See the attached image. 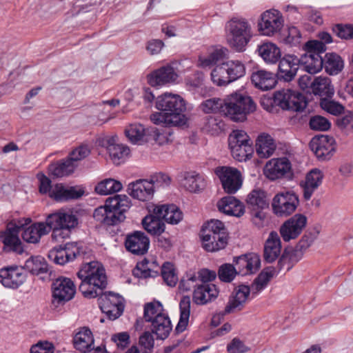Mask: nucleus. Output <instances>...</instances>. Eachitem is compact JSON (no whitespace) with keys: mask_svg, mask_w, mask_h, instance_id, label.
<instances>
[{"mask_svg":"<svg viewBox=\"0 0 353 353\" xmlns=\"http://www.w3.org/2000/svg\"><path fill=\"white\" fill-rule=\"evenodd\" d=\"M77 276L81 281L79 291L88 299L99 296L108 285L105 268L99 261L83 264L77 272Z\"/></svg>","mask_w":353,"mask_h":353,"instance_id":"nucleus-1","label":"nucleus"},{"mask_svg":"<svg viewBox=\"0 0 353 353\" xmlns=\"http://www.w3.org/2000/svg\"><path fill=\"white\" fill-rule=\"evenodd\" d=\"M131 201L125 194H116L108 197L103 205L97 208L93 213L94 219L104 226H115L126 219L125 213L130 210Z\"/></svg>","mask_w":353,"mask_h":353,"instance_id":"nucleus-2","label":"nucleus"},{"mask_svg":"<svg viewBox=\"0 0 353 353\" xmlns=\"http://www.w3.org/2000/svg\"><path fill=\"white\" fill-rule=\"evenodd\" d=\"M143 318L151 323V331L157 339L165 340L170 335L172 325L170 317L159 301L147 303L144 305Z\"/></svg>","mask_w":353,"mask_h":353,"instance_id":"nucleus-3","label":"nucleus"},{"mask_svg":"<svg viewBox=\"0 0 353 353\" xmlns=\"http://www.w3.org/2000/svg\"><path fill=\"white\" fill-rule=\"evenodd\" d=\"M46 221L50 231H52V239L56 242L68 239L72 231L79 225L77 216L71 211L63 210L48 214Z\"/></svg>","mask_w":353,"mask_h":353,"instance_id":"nucleus-4","label":"nucleus"},{"mask_svg":"<svg viewBox=\"0 0 353 353\" xmlns=\"http://www.w3.org/2000/svg\"><path fill=\"white\" fill-rule=\"evenodd\" d=\"M255 109L256 105L250 97L234 93L224 100L222 113L234 121H243L247 114Z\"/></svg>","mask_w":353,"mask_h":353,"instance_id":"nucleus-5","label":"nucleus"},{"mask_svg":"<svg viewBox=\"0 0 353 353\" xmlns=\"http://www.w3.org/2000/svg\"><path fill=\"white\" fill-rule=\"evenodd\" d=\"M228 41L232 48L243 52L252 37V27L244 19L234 18L227 23Z\"/></svg>","mask_w":353,"mask_h":353,"instance_id":"nucleus-6","label":"nucleus"},{"mask_svg":"<svg viewBox=\"0 0 353 353\" xmlns=\"http://www.w3.org/2000/svg\"><path fill=\"white\" fill-rule=\"evenodd\" d=\"M156 108L160 111H166L180 125L186 124L188 118L184 99L179 94L165 92L157 99Z\"/></svg>","mask_w":353,"mask_h":353,"instance_id":"nucleus-7","label":"nucleus"},{"mask_svg":"<svg viewBox=\"0 0 353 353\" xmlns=\"http://www.w3.org/2000/svg\"><path fill=\"white\" fill-rule=\"evenodd\" d=\"M228 145L233 158L240 162L250 159L254 152L252 141L243 130H233L228 137Z\"/></svg>","mask_w":353,"mask_h":353,"instance_id":"nucleus-8","label":"nucleus"},{"mask_svg":"<svg viewBox=\"0 0 353 353\" xmlns=\"http://www.w3.org/2000/svg\"><path fill=\"white\" fill-rule=\"evenodd\" d=\"M306 53L299 59L305 70L310 74H316L323 67V59L321 56L326 50V46L317 40L309 41L305 44Z\"/></svg>","mask_w":353,"mask_h":353,"instance_id":"nucleus-9","label":"nucleus"},{"mask_svg":"<svg viewBox=\"0 0 353 353\" xmlns=\"http://www.w3.org/2000/svg\"><path fill=\"white\" fill-rule=\"evenodd\" d=\"M273 103L283 110L301 112L307 105L305 97L290 89H283L274 94Z\"/></svg>","mask_w":353,"mask_h":353,"instance_id":"nucleus-10","label":"nucleus"},{"mask_svg":"<svg viewBox=\"0 0 353 353\" xmlns=\"http://www.w3.org/2000/svg\"><path fill=\"white\" fill-rule=\"evenodd\" d=\"M25 223L19 220L17 223L10 222L5 231L0 233V238L3 243L6 252H14L21 254L23 252L21 241L19 237L20 229L31 222L30 219H26Z\"/></svg>","mask_w":353,"mask_h":353,"instance_id":"nucleus-11","label":"nucleus"},{"mask_svg":"<svg viewBox=\"0 0 353 353\" xmlns=\"http://www.w3.org/2000/svg\"><path fill=\"white\" fill-rule=\"evenodd\" d=\"M99 296V307L110 320L114 321L122 315L124 299L121 296L112 292H101Z\"/></svg>","mask_w":353,"mask_h":353,"instance_id":"nucleus-12","label":"nucleus"},{"mask_svg":"<svg viewBox=\"0 0 353 353\" xmlns=\"http://www.w3.org/2000/svg\"><path fill=\"white\" fill-rule=\"evenodd\" d=\"M263 172L265 176L271 181L280 179L292 180L294 177L292 163L287 157L272 159L268 161Z\"/></svg>","mask_w":353,"mask_h":353,"instance_id":"nucleus-13","label":"nucleus"},{"mask_svg":"<svg viewBox=\"0 0 353 353\" xmlns=\"http://www.w3.org/2000/svg\"><path fill=\"white\" fill-rule=\"evenodd\" d=\"M298 196L292 191L282 192L276 194L272 202V210L279 217L291 215L299 205Z\"/></svg>","mask_w":353,"mask_h":353,"instance_id":"nucleus-14","label":"nucleus"},{"mask_svg":"<svg viewBox=\"0 0 353 353\" xmlns=\"http://www.w3.org/2000/svg\"><path fill=\"white\" fill-rule=\"evenodd\" d=\"M284 19L277 10L270 9L263 12L259 22V30L263 35L271 37L279 33L283 28Z\"/></svg>","mask_w":353,"mask_h":353,"instance_id":"nucleus-15","label":"nucleus"},{"mask_svg":"<svg viewBox=\"0 0 353 353\" xmlns=\"http://www.w3.org/2000/svg\"><path fill=\"white\" fill-rule=\"evenodd\" d=\"M26 270L21 266L7 265L0 269V283L5 288L17 289L26 280Z\"/></svg>","mask_w":353,"mask_h":353,"instance_id":"nucleus-16","label":"nucleus"},{"mask_svg":"<svg viewBox=\"0 0 353 353\" xmlns=\"http://www.w3.org/2000/svg\"><path fill=\"white\" fill-rule=\"evenodd\" d=\"M81 253V248L79 244L77 242H70L52 248L49 252L48 257L55 263L63 265L74 260Z\"/></svg>","mask_w":353,"mask_h":353,"instance_id":"nucleus-17","label":"nucleus"},{"mask_svg":"<svg viewBox=\"0 0 353 353\" xmlns=\"http://www.w3.org/2000/svg\"><path fill=\"white\" fill-rule=\"evenodd\" d=\"M52 303L64 304L71 300L76 292L73 281L66 277H59L52 283Z\"/></svg>","mask_w":353,"mask_h":353,"instance_id":"nucleus-18","label":"nucleus"},{"mask_svg":"<svg viewBox=\"0 0 353 353\" xmlns=\"http://www.w3.org/2000/svg\"><path fill=\"white\" fill-rule=\"evenodd\" d=\"M219 176L224 191L228 194H234L242 185L241 172L236 168L221 167L215 171Z\"/></svg>","mask_w":353,"mask_h":353,"instance_id":"nucleus-19","label":"nucleus"},{"mask_svg":"<svg viewBox=\"0 0 353 353\" xmlns=\"http://www.w3.org/2000/svg\"><path fill=\"white\" fill-rule=\"evenodd\" d=\"M307 223V217L296 214L285 221L280 228V234L284 241H290L297 238Z\"/></svg>","mask_w":353,"mask_h":353,"instance_id":"nucleus-20","label":"nucleus"},{"mask_svg":"<svg viewBox=\"0 0 353 353\" xmlns=\"http://www.w3.org/2000/svg\"><path fill=\"white\" fill-rule=\"evenodd\" d=\"M334 139L328 135L316 136L312 138L310 147L320 160L330 159L335 152Z\"/></svg>","mask_w":353,"mask_h":353,"instance_id":"nucleus-21","label":"nucleus"},{"mask_svg":"<svg viewBox=\"0 0 353 353\" xmlns=\"http://www.w3.org/2000/svg\"><path fill=\"white\" fill-rule=\"evenodd\" d=\"M250 288L241 285L235 288L229 297L228 302L221 315L234 313L242 310L250 294Z\"/></svg>","mask_w":353,"mask_h":353,"instance_id":"nucleus-22","label":"nucleus"},{"mask_svg":"<svg viewBox=\"0 0 353 353\" xmlns=\"http://www.w3.org/2000/svg\"><path fill=\"white\" fill-rule=\"evenodd\" d=\"M118 140L117 135L107 137L105 140L109 157L113 163L117 165L124 163L130 154V148L123 143H119Z\"/></svg>","mask_w":353,"mask_h":353,"instance_id":"nucleus-23","label":"nucleus"},{"mask_svg":"<svg viewBox=\"0 0 353 353\" xmlns=\"http://www.w3.org/2000/svg\"><path fill=\"white\" fill-rule=\"evenodd\" d=\"M154 207H156V204L152 203L147 204L146 209L148 214L142 219L141 224L149 234L159 236L164 232L165 225L159 214H154L152 212Z\"/></svg>","mask_w":353,"mask_h":353,"instance_id":"nucleus-24","label":"nucleus"},{"mask_svg":"<svg viewBox=\"0 0 353 353\" xmlns=\"http://www.w3.org/2000/svg\"><path fill=\"white\" fill-rule=\"evenodd\" d=\"M259 256L255 254L239 256L234 259V267L239 274L248 275L256 272L260 268Z\"/></svg>","mask_w":353,"mask_h":353,"instance_id":"nucleus-25","label":"nucleus"},{"mask_svg":"<svg viewBox=\"0 0 353 353\" xmlns=\"http://www.w3.org/2000/svg\"><path fill=\"white\" fill-rule=\"evenodd\" d=\"M299 59L294 55L286 54L280 59L278 68V76L285 81H292L296 75Z\"/></svg>","mask_w":353,"mask_h":353,"instance_id":"nucleus-26","label":"nucleus"},{"mask_svg":"<svg viewBox=\"0 0 353 353\" xmlns=\"http://www.w3.org/2000/svg\"><path fill=\"white\" fill-rule=\"evenodd\" d=\"M178 77L173 67L167 65L154 71L148 77V82L152 86L163 85L174 82Z\"/></svg>","mask_w":353,"mask_h":353,"instance_id":"nucleus-27","label":"nucleus"},{"mask_svg":"<svg viewBox=\"0 0 353 353\" xmlns=\"http://www.w3.org/2000/svg\"><path fill=\"white\" fill-rule=\"evenodd\" d=\"M323 176V173L317 168L312 169L306 174L305 180L301 182L305 200L311 199L314 191L322 183Z\"/></svg>","mask_w":353,"mask_h":353,"instance_id":"nucleus-28","label":"nucleus"},{"mask_svg":"<svg viewBox=\"0 0 353 353\" xmlns=\"http://www.w3.org/2000/svg\"><path fill=\"white\" fill-rule=\"evenodd\" d=\"M219 295V290L212 283L199 285L193 292V301L196 305H205L215 299Z\"/></svg>","mask_w":353,"mask_h":353,"instance_id":"nucleus-29","label":"nucleus"},{"mask_svg":"<svg viewBox=\"0 0 353 353\" xmlns=\"http://www.w3.org/2000/svg\"><path fill=\"white\" fill-rule=\"evenodd\" d=\"M152 212L159 214L163 221L172 225L179 223L183 219L182 212L174 204H156Z\"/></svg>","mask_w":353,"mask_h":353,"instance_id":"nucleus-30","label":"nucleus"},{"mask_svg":"<svg viewBox=\"0 0 353 353\" xmlns=\"http://www.w3.org/2000/svg\"><path fill=\"white\" fill-rule=\"evenodd\" d=\"M217 207L219 211L230 216L241 217L245 213L244 205L232 196L222 198L219 201Z\"/></svg>","mask_w":353,"mask_h":353,"instance_id":"nucleus-31","label":"nucleus"},{"mask_svg":"<svg viewBox=\"0 0 353 353\" xmlns=\"http://www.w3.org/2000/svg\"><path fill=\"white\" fill-rule=\"evenodd\" d=\"M50 232V228H49L46 221L45 223L38 222L26 228L21 236L23 241L27 243H37L41 236L48 234Z\"/></svg>","mask_w":353,"mask_h":353,"instance_id":"nucleus-32","label":"nucleus"},{"mask_svg":"<svg viewBox=\"0 0 353 353\" xmlns=\"http://www.w3.org/2000/svg\"><path fill=\"white\" fill-rule=\"evenodd\" d=\"M281 243L277 232L272 231L270 233L264 245L263 257L266 262L272 263L280 255Z\"/></svg>","mask_w":353,"mask_h":353,"instance_id":"nucleus-33","label":"nucleus"},{"mask_svg":"<svg viewBox=\"0 0 353 353\" xmlns=\"http://www.w3.org/2000/svg\"><path fill=\"white\" fill-rule=\"evenodd\" d=\"M203 248L208 252H216L223 249L228 243V234H201Z\"/></svg>","mask_w":353,"mask_h":353,"instance_id":"nucleus-34","label":"nucleus"},{"mask_svg":"<svg viewBox=\"0 0 353 353\" xmlns=\"http://www.w3.org/2000/svg\"><path fill=\"white\" fill-rule=\"evenodd\" d=\"M251 80L256 88L262 90L272 89L276 83V80L273 73L262 70L254 72Z\"/></svg>","mask_w":353,"mask_h":353,"instance_id":"nucleus-35","label":"nucleus"},{"mask_svg":"<svg viewBox=\"0 0 353 353\" xmlns=\"http://www.w3.org/2000/svg\"><path fill=\"white\" fill-rule=\"evenodd\" d=\"M246 203L250 210L267 209L269 202L265 192L261 188L252 190L247 196Z\"/></svg>","mask_w":353,"mask_h":353,"instance_id":"nucleus-36","label":"nucleus"},{"mask_svg":"<svg viewBox=\"0 0 353 353\" xmlns=\"http://www.w3.org/2000/svg\"><path fill=\"white\" fill-rule=\"evenodd\" d=\"M312 92L314 95L322 97H332L334 93V86L331 79L326 77H315L312 83Z\"/></svg>","mask_w":353,"mask_h":353,"instance_id":"nucleus-37","label":"nucleus"},{"mask_svg":"<svg viewBox=\"0 0 353 353\" xmlns=\"http://www.w3.org/2000/svg\"><path fill=\"white\" fill-rule=\"evenodd\" d=\"M74 345L77 350L85 353L94 349V338L88 328H83L76 334L74 338Z\"/></svg>","mask_w":353,"mask_h":353,"instance_id":"nucleus-38","label":"nucleus"},{"mask_svg":"<svg viewBox=\"0 0 353 353\" xmlns=\"http://www.w3.org/2000/svg\"><path fill=\"white\" fill-rule=\"evenodd\" d=\"M154 193L152 182L145 179L134 181V199L145 201L151 199Z\"/></svg>","mask_w":353,"mask_h":353,"instance_id":"nucleus-39","label":"nucleus"},{"mask_svg":"<svg viewBox=\"0 0 353 353\" xmlns=\"http://www.w3.org/2000/svg\"><path fill=\"white\" fill-rule=\"evenodd\" d=\"M183 186L190 192H198L206 186L204 178L195 172H186L182 181Z\"/></svg>","mask_w":353,"mask_h":353,"instance_id":"nucleus-40","label":"nucleus"},{"mask_svg":"<svg viewBox=\"0 0 353 353\" xmlns=\"http://www.w3.org/2000/svg\"><path fill=\"white\" fill-rule=\"evenodd\" d=\"M276 149L273 139L269 134L259 136L256 141V153L261 158H269Z\"/></svg>","mask_w":353,"mask_h":353,"instance_id":"nucleus-41","label":"nucleus"},{"mask_svg":"<svg viewBox=\"0 0 353 353\" xmlns=\"http://www.w3.org/2000/svg\"><path fill=\"white\" fill-rule=\"evenodd\" d=\"M191 300L189 296H183L179 302L180 318L176 332H183L187 327L190 315Z\"/></svg>","mask_w":353,"mask_h":353,"instance_id":"nucleus-42","label":"nucleus"},{"mask_svg":"<svg viewBox=\"0 0 353 353\" xmlns=\"http://www.w3.org/2000/svg\"><path fill=\"white\" fill-rule=\"evenodd\" d=\"M259 54L268 63H275L281 58L279 48L273 43H264L258 48Z\"/></svg>","mask_w":353,"mask_h":353,"instance_id":"nucleus-43","label":"nucleus"},{"mask_svg":"<svg viewBox=\"0 0 353 353\" xmlns=\"http://www.w3.org/2000/svg\"><path fill=\"white\" fill-rule=\"evenodd\" d=\"M77 167V164L72 162L69 158L52 163L48 170L50 174L56 177H62L72 173Z\"/></svg>","mask_w":353,"mask_h":353,"instance_id":"nucleus-44","label":"nucleus"},{"mask_svg":"<svg viewBox=\"0 0 353 353\" xmlns=\"http://www.w3.org/2000/svg\"><path fill=\"white\" fill-rule=\"evenodd\" d=\"M123 188L122 183L116 179H105L95 186V192L100 195H108L116 193Z\"/></svg>","mask_w":353,"mask_h":353,"instance_id":"nucleus-45","label":"nucleus"},{"mask_svg":"<svg viewBox=\"0 0 353 353\" xmlns=\"http://www.w3.org/2000/svg\"><path fill=\"white\" fill-rule=\"evenodd\" d=\"M323 66L327 73L334 75L339 74L343 68V61L338 54L328 53L323 59Z\"/></svg>","mask_w":353,"mask_h":353,"instance_id":"nucleus-46","label":"nucleus"},{"mask_svg":"<svg viewBox=\"0 0 353 353\" xmlns=\"http://www.w3.org/2000/svg\"><path fill=\"white\" fill-rule=\"evenodd\" d=\"M155 262L150 263L147 259H143L141 261L137 262L135 268L134 276L139 278L155 277L158 275V271L153 268L157 267Z\"/></svg>","mask_w":353,"mask_h":353,"instance_id":"nucleus-47","label":"nucleus"},{"mask_svg":"<svg viewBox=\"0 0 353 353\" xmlns=\"http://www.w3.org/2000/svg\"><path fill=\"white\" fill-rule=\"evenodd\" d=\"M211 79L213 83L219 86L226 85L231 83L225 62L216 65L211 72Z\"/></svg>","mask_w":353,"mask_h":353,"instance_id":"nucleus-48","label":"nucleus"},{"mask_svg":"<svg viewBox=\"0 0 353 353\" xmlns=\"http://www.w3.org/2000/svg\"><path fill=\"white\" fill-rule=\"evenodd\" d=\"M26 268L32 274H41L48 271V265L41 256H35L28 259L25 264Z\"/></svg>","mask_w":353,"mask_h":353,"instance_id":"nucleus-49","label":"nucleus"},{"mask_svg":"<svg viewBox=\"0 0 353 353\" xmlns=\"http://www.w3.org/2000/svg\"><path fill=\"white\" fill-rule=\"evenodd\" d=\"M149 245V238L144 232L134 231V254L142 255L145 254Z\"/></svg>","mask_w":353,"mask_h":353,"instance_id":"nucleus-50","label":"nucleus"},{"mask_svg":"<svg viewBox=\"0 0 353 353\" xmlns=\"http://www.w3.org/2000/svg\"><path fill=\"white\" fill-rule=\"evenodd\" d=\"M231 82L243 77L245 74V65L238 60H230L225 62Z\"/></svg>","mask_w":353,"mask_h":353,"instance_id":"nucleus-51","label":"nucleus"},{"mask_svg":"<svg viewBox=\"0 0 353 353\" xmlns=\"http://www.w3.org/2000/svg\"><path fill=\"white\" fill-rule=\"evenodd\" d=\"M152 128H145L141 123L134 124V144L143 145L151 142Z\"/></svg>","mask_w":353,"mask_h":353,"instance_id":"nucleus-52","label":"nucleus"},{"mask_svg":"<svg viewBox=\"0 0 353 353\" xmlns=\"http://www.w3.org/2000/svg\"><path fill=\"white\" fill-rule=\"evenodd\" d=\"M273 276L272 272L263 271L258 276L254 279L253 283L251 285L250 291L253 294H257L264 290L270 279Z\"/></svg>","mask_w":353,"mask_h":353,"instance_id":"nucleus-53","label":"nucleus"},{"mask_svg":"<svg viewBox=\"0 0 353 353\" xmlns=\"http://www.w3.org/2000/svg\"><path fill=\"white\" fill-rule=\"evenodd\" d=\"M151 121L155 125H163L165 126H181L174 119H173L166 111H161L152 113L150 115Z\"/></svg>","mask_w":353,"mask_h":353,"instance_id":"nucleus-54","label":"nucleus"},{"mask_svg":"<svg viewBox=\"0 0 353 353\" xmlns=\"http://www.w3.org/2000/svg\"><path fill=\"white\" fill-rule=\"evenodd\" d=\"M227 50L225 48L215 49L207 57H200L199 64L202 67H209L221 60L225 56Z\"/></svg>","mask_w":353,"mask_h":353,"instance_id":"nucleus-55","label":"nucleus"},{"mask_svg":"<svg viewBox=\"0 0 353 353\" xmlns=\"http://www.w3.org/2000/svg\"><path fill=\"white\" fill-rule=\"evenodd\" d=\"M161 275L165 283L169 286H175L178 281L174 265L170 262H165L162 265Z\"/></svg>","mask_w":353,"mask_h":353,"instance_id":"nucleus-56","label":"nucleus"},{"mask_svg":"<svg viewBox=\"0 0 353 353\" xmlns=\"http://www.w3.org/2000/svg\"><path fill=\"white\" fill-rule=\"evenodd\" d=\"M201 233L208 234H220L223 233L228 234L223 223L219 220H211L208 221L202 228Z\"/></svg>","mask_w":353,"mask_h":353,"instance_id":"nucleus-57","label":"nucleus"},{"mask_svg":"<svg viewBox=\"0 0 353 353\" xmlns=\"http://www.w3.org/2000/svg\"><path fill=\"white\" fill-rule=\"evenodd\" d=\"M320 105L325 111L333 115H339L344 110V107L339 102L322 98L320 101Z\"/></svg>","mask_w":353,"mask_h":353,"instance_id":"nucleus-58","label":"nucleus"},{"mask_svg":"<svg viewBox=\"0 0 353 353\" xmlns=\"http://www.w3.org/2000/svg\"><path fill=\"white\" fill-rule=\"evenodd\" d=\"M298 261L296 259V253L294 251L285 250L279 259L278 265L279 270H290L295 263Z\"/></svg>","mask_w":353,"mask_h":353,"instance_id":"nucleus-59","label":"nucleus"},{"mask_svg":"<svg viewBox=\"0 0 353 353\" xmlns=\"http://www.w3.org/2000/svg\"><path fill=\"white\" fill-rule=\"evenodd\" d=\"M224 101H223L221 99L219 98H212L210 99H207L203 101L201 106L202 110L206 113H214L218 111L222 112V107L223 106Z\"/></svg>","mask_w":353,"mask_h":353,"instance_id":"nucleus-60","label":"nucleus"},{"mask_svg":"<svg viewBox=\"0 0 353 353\" xmlns=\"http://www.w3.org/2000/svg\"><path fill=\"white\" fill-rule=\"evenodd\" d=\"M237 274L236 269L230 263H225L220 266L218 275L221 281L224 282H231Z\"/></svg>","mask_w":353,"mask_h":353,"instance_id":"nucleus-61","label":"nucleus"},{"mask_svg":"<svg viewBox=\"0 0 353 353\" xmlns=\"http://www.w3.org/2000/svg\"><path fill=\"white\" fill-rule=\"evenodd\" d=\"M310 126L314 130L326 131L330 128L331 123L327 119L320 115H315L311 117Z\"/></svg>","mask_w":353,"mask_h":353,"instance_id":"nucleus-62","label":"nucleus"},{"mask_svg":"<svg viewBox=\"0 0 353 353\" xmlns=\"http://www.w3.org/2000/svg\"><path fill=\"white\" fill-rule=\"evenodd\" d=\"M265 209L251 210V220L253 225L259 229L263 228L267 225L266 213Z\"/></svg>","mask_w":353,"mask_h":353,"instance_id":"nucleus-63","label":"nucleus"},{"mask_svg":"<svg viewBox=\"0 0 353 353\" xmlns=\"http://www.w3.org/2000/svg\"><path fill=\"white\" fill-rule=\"evenodd\" d=\"M332 30L342 39H353V25L337 24L332 28Z\"/></svg>","mask_w":353,"mask_h":353,"instance_id":"nucleus-64","label":"nucleus"}]
</instances>
